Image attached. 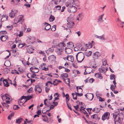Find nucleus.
<instances>
[{
    "mask_svg": "<svg viewBox=\"0 0 124 124\" xmlns=\"http://www.w3.org/2000/svg\"><path fill=\"white\" fill-rule=\"evenodd\" d=\"M66 45L64 40L62 42L60 43L57 45V47L56 50V52L58 55H61L62 52L64 49V47Z\"/></svg>",
    "mask_w": 124,
    "mask_h": 124,
    "instance_id": "obj_1",
    "label": "nucleus"
},
{
    "mask_svg": "<svg viewBox=\"0 0 124 124\" xmlns=\"http://www.w3.org/2000/svg\"><path fill=\"white\" fill-rule=\"evenodd\" d=\"M76 58L78 62H81L85 58L84 53L81 52H78L76 55Z\"/></svg>",
    "mask_w": 124,
    "mask_h": 124,
    "instance_id": "obj_2",
    "label": "nucleus"
},
{
    "mask_svg": "<svg viewBox=\"0 0 124 124\" xmlns=\"http://www.w3.org/2000/svg\"><path fill=\"white\" fill-rule=\"evenodd\" d=\"M123 116V115L121 114L117 113V118H118V120H117V124H122Z\"/></svg>",
    "mask_w": 124,
    "mask_h": 124,
    "instance_id": "obj_3",
    "label": "nucleus"
},
{
    "mask_svg": "<svg viewBox=\"0 0 124 124\" xmlns=\"http://www.w3.org/2000/svg\"><path fill=\"white\" fill-rule=\"evenodd\" d=\"M77 8L74 6H70L68 9V11L70 13H72L76 12L77 10Z\"/></svg>",
    "mask_w": 124,
    "mask_h": 124,
    "instance_id": "obj_4",
    "label": "nucleus"
},
{
    "mask_svg": "<svg viewBox=\"0 0 124 124\" xmlns=\"http://www.w3.org/2000/svg\"><path fill=\"white\" fill-rule=\"evenodd\" d=\"M35 39L34 36H28V39L27 40V41L28 43L30 44H33L35 41Z\"/></svg>",
    "mask_w": 124,
    "mask_h": 124,
    "instance_id": "obj_5",
    "label": "nucleus"
},
{
    "mask_svg": "<svg viewBox=\"0 0 124 124\" xmlns=\"http://www.w3.org/2000/svg\"><path fill=\"white\" fill-rule=\"evenodd\" d=\"M110 113L109 112H107L105 113L102 116V120L104 121L106 119L108 120L109 117Z\"/></svg>",
    "mask_w": 124,
    "mask_h": 124,
    "instance_id": "obj_6",
    "label": "nucleus"
},
{
    "mask_svg": "<svg viewBox=\"0 0 124 124\" xmlns=\"http://www.w3.org/2000/svg\"><path fill=\"white\" fill-rule=\"evenodd\" d=\"M17 12V11L16 10H12L11 12L9 14L10 17L12 18H14L16 16Z\"/></svg>",
    "mask_w": 124,
    "mask_h": 124,
    "instance_id": "obj_7",
    "label": "nucleus"
},
{
    "mask_svg": "<svg viewBox=\"0 0 124 124\" xmlns=\"http://www.w3.org/2000/svg\"><path fill=\"white\" fill-rule=\"evenodd\" d=\"M1 96L3 101H4L6 100H6L8 101V100H9L10 99L9 96L7 93L5 94L4 95H2L1 94Z\"/></svg>",
    "mask_w": 124,
    "mask_h": 124,
    "instance_id": "obj_8",
    "label": "nucleus"
},
{
    "mask_svg": "<svg viewBox=\"0 0 124 124\" xmlns=\"http://www.w3.org/2000/svg\"><path fill=\"white\" fill-rule=\"evenodd\" d=\"M72 95L73 96V99L77 100V96H82L83 94L82 93H72Z\"/></svg>",
    "mask_w": 124,
    "mask_h": 124,
    "instance_id": "obj_9",
    "label": "nucleus"
},
{
    "mask_svg": "<svg viewBox=\"0 0 124 124\" xmlns=\"http://www.w3.org/2000/svg\"><path fill=\"white\" fill-rule=\"evenodd\" d=\"M30 70L31 72L34 74L35 73H37L39 71L38 68L34 67L31 68Z\"/></svg>",
    "mask_w": 124,
    "mask_h": 124,
    "instance_id": "obj_10",
    "label": "nucleus"
},
{
    "mask_svg": "<svg viewBox=\"0 0 124 124\" xmlns=\"http://www.w3.org/2000/svg\"><path fill=\"white\" fill-rule=\"evenodd\" d=\"M32 98V96L31 95H29L27 96H23L21 97L19 99L20 100H22L23 99H26L25 102H26L29 99H31Z\"/></svg>",
    "mask_w": 124,
    "mask_h": 124,
    "instance_id": "obj_11",
    "label": "nucleus"
},
{
    "mask_svg": "<svg viewBox=\"0 0 124 124\" xmlns=\"http://www.w3.org/2000/svg\"><path fill=\"white\" fill-rule=\"evenodd\" d=\"M43 24V25L45 26V29L46 30H49L51 28L50 25L47 23L45 22Z\"/></svg>",
    "mask_w": 124,
    "mask_h": 124,
    "instance_id": "obj_12",
    "label": "nucleus"
},
{
    "mask_svg": "<svg viewBox=\"0 0 124 124\" xmlns=\"http://www.w3.org/2000/svg\"><path fill=\"white\" fill-rule=\"evenodd\" d=\"M35 89L36 93H37V92H38L39 93H40L41 92V87L38 85L35 86Z\"/></svg>",
    "mask_w": 124,
    "mask_h": 124,
    "instance_id": "obj_13",
    "label": "nucleus"
},
{
    "mask_svg": "<svg viewBox=\"0 0 124 124\" xmlns=\"http://www.w3.org/2000/svg\"><path fill=\"white\" fill-rule=\"evenodd\" d=\"M68 76V74L66 73H62L60 75L61 78H62L64 81H65V79L67 78Z\"/></svg>",
    "mask_w": 124,
    "mask_h": 124,
    "instance_id": "obj_14",
    "label": "nucleus"
},
{
    "mask_svg": "<svg viewBox=\"0 0 124 124\" xmlns=\"http://www.w3.org/2000/svg\"><path fill=\"white\" fill-rule=\"evenodd\" d=\"M113 83L115 85L114 86L113 85H111L110 87V89L112 91H114V92L116 94V91L114 90V89L116 87V81L115 80L113 81Z\"/></svg>",
    "mask_w": 124,
    "mask_h": 124,
    "instance_id": "obj_15",
    "label": "nucleus"
},
{
    "mask_svg": "<svg viewBox=\"0 0 124 124\" xmlns=\"http://www.w3.org/2000/svg\"><path fill=\"white\" fill-rule=\"evenodd\" d=\"M46 64L43 63L41 64V65L40 66L39 68L42 69V70H44L45 71H47L48 70V68H46L45 66H46Z\"/></svg>",
    "mask_w": 124,
    "mask_h": 124,
    "instance_id": "obj_16",
    "label": "nucleus"
},
{
    "mask_svg": "<svg viewBox=\"0 0 124 124\" xmlns=\"http://www.w3.org/2000/svg\"><path fill=\"white\" fill-rule=\"evenodd\" d=\"M92 71V69L90 68H87L85 70L84 73V74L85 75L87 74H90Z\"/></svg>",
    "mask_w": 124,
    "mask_h": 124,
    "instance_id": "obj_17",
    "label": "nucleus"
},
{
    "mask_svg": "<svg viewBox=\"0 0 124 124\" xmlns=\"http://www.w3.org/2000/svg\"><path fill=\"white\" fill-rule=\"evenodd\" d=\"M67 59L69 61L73 62L74 60V58L72 55H68L66 57Z\"/></svg>",
    "mask_w": 124,
    "mask_h": 124,
    "instance_id": "obj_18",
    "label": "nucleus"
},
{
    "mask_svg": "<svg viewBox=\"0 0 124 124\" xmlns=\"http://www.w3.org/2000/svg\"><path fill=\"white\" fill-rule=\"evenodd\" d=\"M100 56V53L98 52H97L94 53L93 58L95 59H97Z\"/></svg>",
    "mask_w": 124,
    "mask_h": 124,
    "instance_id": "obj_19",
    "label": "nucleus"
},
{
    "mask_svg": "<svg viewBox=\"0 0 124 124\" xmlns=\"http://www.w3.org/2000/svg\"><path fill=\"white\" fill-rule=\"evenodd\" d=\"M74 22L73 21H70L67 24V26L69 28H72V26H74Z\"/></svg>",
    "mask_w": 124,
    "mask_h": 124,
    "instance_id": "obj_20",
    "label": "nucleus"
},
{
    "mask_svg": "<svg viewBox=\"0 0 124 124\" xmlns=\"http://www.w3.org/2000/svg\"><path fill=\"white\" fill-rule=\"evenodd\" d=\"M8 37L7 36L2 35L0 37V39L2 41H5L8 38Z\"/></svg>",
    "mask_w": 124,
    "mask_h": 124,
    "instance_id": "obj_21",
    "label": "nucleus"
},
{
    "mask_svg": "<svg viewBox=\"0 0 124 124\" xmlns=\"http://www.w3.org/2000/svg\"><path fill=\"white\" fill-rule=\"evenodd\" d=\"M65 53L67 54H70L72 51V50L70 48L66 47L65 49Z\"/></svg>",
    "mask_w": 124,
    "mask_h": 124,
    "instance_id": "obj_22",
    "label": "nucleus"
},
{
    "mask_svg": "<svg viewBox=\"0 0 124 124\" xmlns=\"http://www.w3.org/2000/svg\"><path fill=\"white\" fill-rule=\"evenodd\" d=\"M56 57L54 55H52L48 57L49 59L51 61H54L56 59Z\"/></svg>",
    "mask_w": 124,
    "mask_h": 124,
    "instance_id": "obj_23",
    "label": "nucleus"
},
{
    "mask_svg": "<svg viewBox=\"0 0 124 124\" xmlns=\"http://www.w3.org/2000/svg\"><path fill=\"white\" fill-rule=\"evenodd\" d=\"M87 96H88L87 97V99L89 101L92 100L93 98V94L92 93L88 94H87Z\"/></svg>",
    "mask_w": 124,
    "mask_h": 124,
    "instance_id": "obj_24",
    "label": "nucleus"
},
{
    "mask_svg": "<svg viewBox=\"0 0 124 124\" xmlns=\"http://www.w3.org/2000/svg\"><path fill=\"white\" fill-rule=\"evenodd\" d=\"M104 68V67L103 66H102L101 68H99V70L100 72H104V73L105 72H106V71H105Z\"/></svg>",
    "mask_w": 124,
    "mask_h": 124,
    "instance_id": "obj_25",
    "label": "nucleus"
},
{
    "mask_svg": "<svg viewBox=\"0 0 124 124\" xmlns=\"http://www.w3.org/2000/svg\"><path fill=\"white\" fill-rule=\"evenodd\" d=\"M63 97H66V102L67 103L70 100V97L69 94L67 93L65 96H63Z\"/></svg>",
    "mask_w": 124,
    "mask_h": 124,
    "instance_id": "obj_26",
    "label": "nucleus"
},
{
    "mask_svg": "<svg viewBox=\"0 0 124 124\" xmlns=\"http://www.w3.org/2000/svg\"><path fill=\"white\" fill-rule=\"evenodd\" d=\"M23 120V119L22 118H20L16 119V123L18 124H20L22 122Z\"/></svg>",
    "mask_w": 124,
    "mask_h": 124,
    "instance_id": "obj_27",
    "label": "nucleus"
},
{
    "mask_svg": "<svg viewBox=\"0 0 124 124\" xmlns=\"http://www.w3.org/2000/svg\"><path fill=\"white\" fill-rule=\"evenodd\" d=\"M104 14L98 17V20L99 21L101 22H102L103 21L102 19L103 16Z\"/></svg>",
    "mask_w": 124,
    "mask_h": 124,
    "instance_id": "obj_28",
    "label": "nucleus"
},
{
    "mask_svg": "<svg viewBox=\"0 0 124 124\" xmlns=\"http://www.w3.org/2000/svg\"><path fill=\"white\" fill-rule=\"evenodd\" d=\"M23 21V16H21L19 17L18 22H17V23H18V22H21V23H22V22Z\"/></svg>",
    "mask_w": 124,
    "mask_h": 124,
    "instance_id": "obj_29",
    "label": "nucleus"
},
{
    "mask_svg": "<svg viewBox=\"0 0 124 124\" xmlns=\"http://www.w3.org/2000/svg\"><path fill=\"white\" fill-rule=\"evenodd\" d=\"M54 19V17L52 15H51L49 18V21L51 22H52L53 21Z\"/></svg>",
    "mask_w": 124,
    "mask_h": 124,
    "instance_id": "obj_30",
    "label": "nucleus"
},
{
    "mask_svg": "<svg viewBox=\"0 0 124 124\" xmlns=\"http://www.w3.org/2000/svg\"><path fill=\"white\" fill-rule=\"evenodd\" d=\"M27 52L28 53L30 54L33 53V48L32 47H30L29 49L27 50Z\"/></svg>",
    "mask_w": 124,
    "mask_h": 124,
    "instance_id": "obj_31",
    "label": "nucleus"
},
{
    "mask_svg": "<svg viewBox=\"0 0 124 124\" xmlns=\"http://www.w3.org/2000/svg\"><path fill=\"white\" fill-rule=\"evenodd\" d=\"M92 52L91 51H89V52H86L85 54L87 56H89L91 55Z\"/></svg>",
    "mask_w": 124,
    "mask_h": 124,
    "instance_id": "obj_32",
    "label": "nucleus"
},
{
    "mask_svg": "<svg viewBox=\"0 0 124 124\" xmlns=\"http://www.w3.org/2000/svg\"><path fill=\"white\" fill-rule=\"evenodd\" d=\"M97 38L101 39V40H105L106 39L105 38V37L103 35H102L101 36H97Z\"/></svg>",
    "mask_w": 124,
    "mask_h": 124,
    "instance_id": "obj_33",
    "label": "nucleus"
},
{
    "mask_svg": "<svg viewBox=\"0 0 124 124\" xmlns=\"http://www.w3.org/2000/svg\"><path fill=\"white\" fill-rule=\"evenodd\" d=\"M61 8V6L60 5H58L56 6L54 8V10H60Z\"/></svg>",
    "mask_w": 124,
    "mask_h": 124,
    "instance_id": "obj_34",
    "label": "nucleus"
},
{
    "mask_svg": "<svg viewBox=\"0 0 124 124\" xmlns=\"http://www.w3.org/2000/svg\"><path fill=\"white\" fill-rule=\"evenodd\" d=\"M98 117V115L96 114H94L91 116V118L93 119H96Z\"/></svg>",
    "mask_w": 124,
    "mask_h": 124,
    "instance_id": "obj_35",
    "label": "nucleus"
},
{
    "mask_svg": "<svg viewBox=\"0 0 124 124\" xmlns=\"http://www.w3.org/2000/svg\"><path fill=\"white\" fill-rule=\"evenodd\" d=\"M84 109H80L79 110V111L81 113H82L85 114H86L87 113V112Z\"/></svg>",
    "mask_w": 124,
    "mask_h": 124,
    "instance_id": "obj_36",
    "label": "nucleus"
},
{
    "mask_svg": "<svg viewBox=\"0 0 124 124\" xmlns=\"http://www.w3.org/2000/svg\"><path fill=\"white\" fill-rule=\"evenodd\" d=\"M7 33V32L5 31H1L0 32V35L6 34Z\"/></svg>",
    "mask_w": 124,
    "mask_h": 124,
    "instance_id": "obj_37",
    "label": "nucleus"
},
{
    "mask_svg": "<svg viewBox=\"0 0 124 124\" xmlns=\"http://www.w3.org/2000/svg\"><path fill=\"white\" fill-rule=\"evenodd\" d=\"M113 117L114 119L115 124H116V114H115L114 113H113Z\"/></svg>",
    "mask_w": 124,
    "mask_h": 124,
    "instance_id": "obj_38",
    "label": "nucleus"
},
{
    "mask_svg": "<svg viewBox=\"0 0 124 124\" xmlns=\"http://www.w3.org/2000/svg\"><path fill=\"white\" fill-rule=\"evenodd\" d=\"M115 75L114 74H112L110 76V78L111 80L115 79Z\"/></svg>",
    "mask_w": 124,
    "mask_h": 124,
    "instance_id": "obj_39",
    "label": "nucleus"
},
{
    "mask_svg": "<svg viewBox=\"0 0 124 124\" xmlns=\"http://www.w3.org/2000/svg\"><path fill=\"white\" fill-rule=\"evenodd\" d=\"M48 120V117L46 116H45L43 118V121L45 122H46Z\"/></svg>",
    "mask_w": 124,
    "mask_h": 124,
    "instance_id": "obj_40",
    "label": "nucleus"
},
{
    "mask_svg": "<svg viewBox=\"0 0 124 124\" xmlns=\"http://www.w3.org/2000/svg\"><path fill=\"white\" fill-rule=\"evenodd\" d=\"M56 25H53L51 29V30L52 31H54L56 29Z\"/></svg>",
    "mask_w": 124,
    "mask_h": 124,
    "instance_id": "obj_41",
    "label": "nucleus"
},
{
    "mask_svg": "<svg viewBox=\"0 0 124 124\" xmlns=\"http://www.w3.org/2000/svg\"><path fill=\"white\" fill-rule=\"evenodd\" d=\"M78 17L80 18V19L81 20L83 18V16L82 14L80 13L79 14Z\"/></svg>",
    "mask_w": 124,
    "mask_h": 124,
    "instance_id": "obj_42",
    "label": "nucleus"
},
{
    "mask_svg": "<svg viewBox=\"0 0 124 124\" xmlns=\"http://www.w3.org/2000/svg\"><path fill=\"white\" fill-rule=\"evenodd\" d=\"M101 74L99 73H96L95 74V76L96 78H98Z\"/></svg>",
    "mask_w": 124,
    "mask_h": 124,
    "instance_id": "obj_43",
    "label": "nucleus"
},
{
    "mask_svg": "<svg viewBox=\"0 0 124 124\" xmlns=\"http://www.w3.org/2000/svg\"><path fill=\"white\" fill-rule=\"evenodd\" d=\"M101 109L99 108H95V112L96 113H98L100 111Z\"/></svg>",
    "mask_w": 124,
    "mask_h": 124,
    "instance_id": "obj_44",
    "label": "nucleus"
},
{
    "mask_svg": "<svg viewBox=\"0 0 124 124\" xmlns=\"http://www.w3.org/2000/svg\"><path fill=\"white\" fill-rule=\"evenodd\" d=\"M112 2H113V7L114 8V9L115 10V13L116 12V9L115 8L116 4L114 1V2L113 1Z\"/></svg>",
    "mask_w": 124,
    "mask_h": 124,
    "instance_id": "obj_45",
    "label": "nucleus"
},
{
    "mask_svg": "<svg viewBox=\"0 0 124 124\" xmlns=\"http://www.w3.org/2000/svg\"><path fill=\"white\" fill-rule=\"evenodd\" d=\"M66 104H67V106L68 108L70 110H72L71 107V106L70 104H69L68 102H67V103H66Z\"/></svg>",
    "mask_w": 124,
    "mask_h": 124,
    "instance_id": "obj_46",
    "label": "nucleus"
},
{
    "mask_svg": "<svg viewBox=\"0 0 124 124\" xmlns=\"http://www.w3.org/2000/svg\"><path fill=\"white\" fill-rule=\"evenodd\" d=\"M19 108L18 107V106L16 105H14V106L13 107V108L14 109L16 110L17 109H18Z\"/></svg>",
    "mask_w": 124,
    "mask_h": 124,
    "instance_id": "obj_47",
    "label": "nucleus"
},
{
    "mask_svg": "<svg viewBox=\"0 0 124 124\" xmlns=\"http://www.w3.org/2000/svg\"><path fill=\"white\" fill-rule=\"evenodd\" d=\"M23 35V32L22 31H20L19 32V34L18 36L19 37H21Z\"/></svg>",
    "mask_w": 124,
    "mask_h": 124,
    "instance_id": "obj_48",
    "label": "nucleus"
},
{
    "mask_svg": "<svg viewBox=\"0 0 124 124\" xmlns=\"http://www.w3.org/2000/svg\"><path fill=\"white\" fill-rule=\"evenodd\" d=\"M47 99H45L44 101V103L45 105L46 106H47L48 107H49L50 105H48L47 104V103H46V101H47Z\"/></svg>",
    "mask_w": 124,
    "mask_h": 124,
    "instance_id": "obj_49",
    "label": "nucleus"
},
{
    "mask_svg": "<svg viewBox=\"0 0 124 124\" xmlns=\"http://www.w3.org/2000/svg\"><path fill=\"white\" fill-rule=\"evenodd\" d=\"M6 103L7 104V106L6 107L7 108H8V107L9 106V105H8V104H9L10 101H9L6 100Z\"/></svg>",
    "mask_w": 124,
    "mask_h": 124,
    "instance_id": "obj_50",
    "label": "nucleus"
},
{
    "mask_svg": "<svg viewBox=\"0 0 124 124\" xmlns=\"http://www.w3.org/2000/svg\"><path fill=\"white\" fill-rule=\"evenodd\" d=\"M105 99L104 98H101V97H100L99 98V101H100L102 102L104 101Z\"/></svg>",
    "mask_w": 124,
    "mask_h": 124,
    "instance_id": "obj_51",
    "label": "nucleus"
},
{
    "mask_svg": "<svg viewBox=\"0 0 124 124\" xmlns=\"http://www.w3.org/2000/svg\"><path fill=\"white\" fill-rule=\"evenodd\" d=\"M36 74L33 73V74H32L31 75V78H34L36 77Z\"/></svg>",
    "mask_w": 124,
    "mask_h": 124,
    "instance_id": "obj_52",
    "label": "nucleus"
},
{
    "mask_svg": "<svg viewBox=\"0 0 124 124\" xmlns=\"http://www.w3.org/2000/svg\"><path fill=\"white\" fill-rule=\"evenodd\" d=\"M19 101H18V103L19 104H20V105H23L26 102L25 101L24 103H23V102L20 101L21 100H20L19 99Z\"/></svg>",
    "mask_w": 124,
    "mask_h": 124,
    "instance_id": "obj_53",
    "label": "nucleus"
},
{
    "mask_svg": "<svg viewBox=\"0 0 124 124\" xmlns=\"http://www.w3.org/2000/svg\"><path fill=\"white\" fill-rule=\"evenodd\" d=\"M33 89V88L32 87H31L27 91V92L28 93H31V91H32Z\"/></svg>",
    "mask_w": 124,
    "mask_h": 124,
    "instance_id": "obj_54",
    "label": "nucleus"
},
{
    "mask_svg": "<svg viewBox=\"0 0 124 124\" xmlns=\"http://www.w3.org/2000/svg\"><path fill=\"white\" fill-rule=\"evenodd\" d=\"M24 1L28 3H30L31 2L32 0H24Z\"/></svg>",
    "mask_w": 124,
    "mask_h": 124,
    "instance_id": "obj_55",
    "label": "nucleus"
},
{
    "mask_svg": "<svg viewBox=\"0 0 124 124\" xmlns=\"http://www.w3.org/2000/svg\"><path fill=\"white\" fill-rule=\"evenodd\" d=\"M48 83H49V84H51L52 85L53 84L50 81H48L47 82V83H46V86H48V85H48Z\"/></svg>",
    "mask_w": 124,
    "mask_h": 124,
    "instance_id": "obj_56",
    "label": "nucleus"
},
{
    "mask_svg": "<svg viewBox=\"0 0 124 124\" xmlns=\"http://www.w3.org/2000/svg\"><path fill=\"white\" fill-rule=\"evenodd\" d=\"M53 104H54V106H56L58 104V103L57 102H54V101L53 102Z\"/></svg>",
    "mask_w": 124,
    "mask_h": 124,
    "instance_id": "obj_57",
    "label": "nucleus"
},
{
    "mask_svg": "<svg viewBox=\"0 0 124 124\" xmlns=\"http://www.w3.org/2000/svg\"><path fill=\"white\" fill-rule=\"evenodd\" d=\"M8 81L7 79H4L3 80V82L4 84V85L7 83H7Z\"/></svg>",
    "mask_w": 124,
    "mask_h": 124,
    "instance_id": "obj_58",
    "label": "nucleus"
},
{
    "mask_svg": "<svg viewBox=\"0 0 124 124\" xmlns=\"http://www.w3.org/2000/svg\"><path fill=\"white\" fill-rule=\"evenodd\" d=\"M64 69H65V72H69L70 71V70L68 68H65Z\"/></svg>",
    "mask_w": 124,
    "mask_h": 124,
    "instance_id": "obj_59",
    "label": "nucleus"
},
{
    "mask_svg": "<svg viewBox=\"0 0 124 124\" xmlns=\"http://www.w3.org/2000/svg\"><path fill=\"white\" fill-rule=\"evenodd\" d=\"M73 107L76 110H78L77 109L79 107V105H77L76 106H74Z\"/></svg>",
    "mask_w": 124,
    "mask_h": 124,
    "instance_id": "obj_60",
    "label": "nucleus"
},
{
    "mask_svg": "<svg viewBox=\"0 0 124 124\" xmlns=\"http://www.w3.org/2000/svg\"><path fill=\"white\" fill-rule=\"evenodd\" d=\"M13 28V26L12 25L11 26H7V28H9V29L11 30L12 29V28Z\"/></svg>",
    "mask_w": 124,
    "mask_h": 124,
    "instance_id": "obj_61",
    "label": "nucleus"
},
{
    "mask_svg": "<svg viewBox=\"0 0 124 124\" xmlns=\"http://www.w3.org/2000/svg\"><path fill=\"white\" fill-rule=\"evenodd\" d=\"M94 80L93 78H90L89 80V82L91 83H92L94 81Z\"/></svg>",
    "mask_w": 124,
    "mask_h": 124,
    "instance_id": "obj_62",
    "label": "nucleus"
},
{
    "mask_svg": "<svg viewBox=\"0 0 124 124\" xmlns=\"http://www.w3.org/2000/svg\"><path fill=\"white\" fill-rule=\"evenodd\" d=\"M49 90H50V89L49 88H48L47 87H46L45 90H46V93L48 92Z\"/></svg>",
    "mask_w": 124,
    "mask_h": 124,
    "instance_id": "obj_63",
    "label": "nucleus"
},
{
    "mask_svg": "<svg viewBox=\"0 0 124 124\" xmlns=\"http://www.w3.org/2000/svg\"><path fill=\"white\" fill-rule=\"evenodd\" d=\"M2 105L4 107H6L7 106V104L3 102L2 103Z\"/></svg>",
    "mask_w": 124,
    "mask_h": 124,
    "instance_id": "obj_64",
    "label": "nucleus"
}]
</instances>
